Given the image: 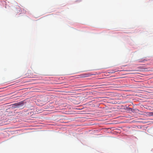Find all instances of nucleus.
<instances>
[{
	"mask_svg": "<svg viewBox=\"0 0 153 153\" xmlns=\"http://www.w3.org/2000/svg\"><path fill=\"white\" fill-rule=\"evenodd\" d=\"M137 69L135 71H148L147 68H145L143 67H139L137 68Z\"/></svg>",
	"mask_w": 153,
	"mask_h": 153,
	"instance_id": "obj_2",
	"label": "nucleus"
},
{
	"mask_svg": "<svg viewBox=\"0 0 153 153\" xmlns=\"http://www.w3.org/2000/svg\"><path fill=\"white\" fill-rule=\"evenodd\" d=\"M39 100L41 102H42H42H45V98L44 97H42V98H41Z\"/></svg>",
	"mask_w": 153,
	"mask_h": 153,
	"instance_id": "obj_3",
	"label": "nucleus"
},
{
	"mask_svg": "<svg viewBox=\"0 0 153 153\" xmlns=\"http://www.w3.org/2000/svg\"><path fill=\"white\" fill-rule=\"evenodd\" d=\"M86 75H87V76H89V74H87Z\"/></svg>",
	"mask_w": 153,
	"mask_h": 153,
	"instance_id": "obj_4",
	"label": "nucleus"
},
{
	"mask_svg": "<svg viewBox=\"0 0 153 153\" xmlns=\"http://www.w3.org/2000/svg\"><path fill=\"white\" fill-rule=\"evenodd\" d=\"M77 109H79V108H77Z\"/></svg>",
	"mask_w": 153,
	"mask_h": 153,
	"instance_id": "obj_5",
	"label": "nucleus"
},
{
	"mask_svg": "<svg viewBox=\"0 0 153 153\" xmlns=\"http://www.w3.org/2000/svg\"><path fill=\"white\" fill-rule=\"evenodd\" d=\"M23 105V103L19 102L12 105V108L13 109L16 108H19L22 106Z\"/></svg>",
	"mask_w": 153,
	"mask_h": 153,
	"instance_id": "obj_1",
	"label": "nucleus"
}]
</instances>
